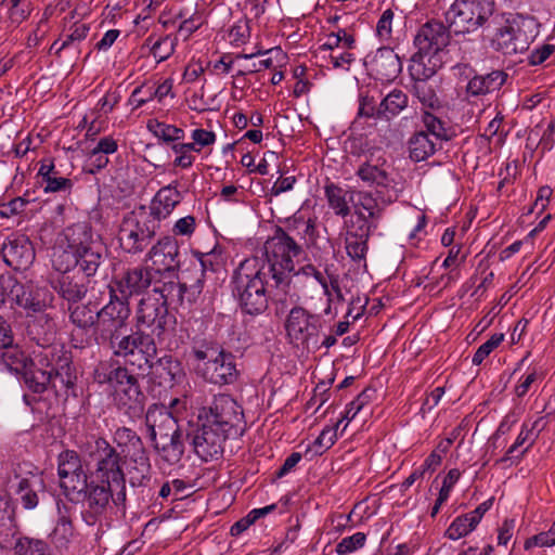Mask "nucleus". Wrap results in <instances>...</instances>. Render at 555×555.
Listing matches in <instances>:
<instances>
[{
  "label": "nucleus",
  "mask_w": 555,
  "mask_h": 555,
  "mask_svg": "<svg viewBox=\"0 0 555 555\" xmlns=\"http://www.w3.org/2000/svg\"><path fill=\"white\" fill-rule=\"evenodd\" d=\"M304 254L282 231L268 237L262 247V257L244 259L233 271L231 284L233 296L241 309L250 315L263 313L280 292L289 291L295 261Z\"/></svg>",
  "instance_id": "nucleus-1"
},
{
  "label": "nucleus",
  "mask_w": 555,
  "mask_h": 555,
  "mask_svg": "<svg viewBox=\"0 0 555 555\" xmlns=\"http://www.w3.org/2000/svg\"><path fill=\"white\" fill-rule=\"evenodd\" d=\"M65 246L53 254L54 270H73L87 279L93 278L105 259V245L87 221L63 230Z\"/></svg>",
  "instance_id": "nucleus-2"
},
{
  "label": "nucleus",
  "mask_w": 555,
  "mask_h": 555,
  "mask_svg": "<svg viewBox=\"0 0 555 555\" xmlns=\"http://www.w3.org/2000/svg\"><path fill=\"white\" fill-rule=\"evenodd\" d=\"M82 456L95 463L90 478L116 488L115 506L125 507L126 476L124 472V457L105 438L89 436L78 446Z\"/></svg>",
  "instance_id": "nucleus-3"
},
{
  "label": "nucleus",
  "mask_w": 555,
  "mask_h": 555,
  "mask_svg": "<svg viewBox=\"0 0 555 555\" xmlns=\"http://www.w3.org/2000/svg\"><path fill=\"white\" fill-rule=\"evenodd\" d=\"M158 228L159 224L143 205L127 212L118 229L120 248L131 255L143 253L153 243Z\"/></svg>",
  "instance_id": "nucleus-4"
},
{
  "label": "nucleus",
  "mask_w": 555,
  "mask_h": 555,
  "mask_svg": "<svg viewBox=\"0 0 555 555\" xmlns=\"http://www.w3.org/2000/svg\"><path fill=\"white\" fill-rule=\"evenodd\" d=\"M494 0H455L444 13L454 35H466L485 27L493 16Z\"/></svg>",
  "instance_id": "nucleus-5"
},
{
  "label": "nucleus",
  "mask_w": 555,
  "mask_h": 555,
  "mask_svg": "<svg viewBox=\"0 0 555 555\" xmlns=\"http://www.w3.org/2000/svg\"><path fill=\"white\" fill-rule=\"evenodd\" d=\"M130 317L129 302L109 294V301L98 311L94 328L95 340L108 349L117 346L118 340L129 335L128 318Z\"/></svg>",
  "instance_id": "nucleus-6"
},
{
  "label": "nucleus",
  "mask_w": 555,
  "mask_h": 555,
  "mask_svg": "<svg viewBox=\"0 0 555 555\" xmlns=\"http://www.w3.org/2000/svg\"><path fill=\"white\" fill-rule=\"evenodd\" d=\"M118 343L117 346H112L111 351L113 356L125 360L121 366L135 367L142 375L154 369L157 346L152 335L140 330H130L129 335Z\"/></svg>",
  "instance_id": "nucleus-7"
},
{
  "label": "nucleus",
  "mask_w": 555,
  "mask_h": 555,
  "mask_svg": "<svg viewBox=\"0 0 555 555\" xmlns=\"http://www.w3.org/2000/svg\"><path fill=\"white\" fill-rule=\"evenodd\" d=\"M38 364L44 366L54 378L53 388L57 392L60 388L65 389L66 397L69 395L76 397L77 373L73 365V356L64 345L51 344L42 347L36 353Z\"/></svg>",
  "instance_id": "nucleus-8"
},
{
  "label": "nucleus",
  "mask_w": 555,
  "mask_h": 555,
  "mask_svg": "<svg viewBox=\"0 0 555 555\" xmlns=\"http://www.w3.org/2000/svg\"><path fill=\"white\" fill-rule=\"evenodd\" d=\"M535 36V20L517 14L508 17L498 29L492 43L498 51L512 55L527 51Z\"/></svg>",
  "instance_id": "nucleus-9"
},
{
  "label": "nucleus",
  "mask_w": 555,
  "mask_h": 555,
  "mask_svg": "<svg viewBox=\"0 0 555 555\" xmlns=\"http://www.w3.org/2000/svg\"><path fill=\"white\" fill-rule=\"evenodd\" d=\"M198 418L208 425L228 430L235 437L241 436L244 430L243 410L227 393L215 395L212 400L201 409Z\"/></svg>",
  "instance_id": "nucleus-10"
},
{
  "label": "nucleus",
  "mask_w": 555,
  "mask_h": 555,
  "mask_svg": "<svg viewBox=\"0 0 555 555\" xmlns=\"http://www.w3.org/2000/svg\"><path fill=\"white\" fill-rule=\"evenodd\" d=\"M112 397L117 410L129 417L134 418L143 414L146 397L139 383L138 374L121 364H117Z\"/></svg>",
  "instance_id": "nucleus-11"
},
{
  "label": "nucleus",
  "mask_w": 555,
  "mask_h": 555,
  "mask_svg": "<svg viewBox=\"0 0 555 555\" xmlns=\"http://www.w3.org/2000/svg\"><path fill=\"white\" fill-rule=\"evenodd\" d=\"M79 493H74L70 502H82L81 517L89 526H94L106 515L109 503L115 504L116 488L94 479L88 480Z\"/></svg>",
  "instance_id": "nucleus-12"
},
{
  "label": "nucleus",
  "mask_w": 555,
  "mask_h": 555,
  "mask_svg": "<svg viewBox=\"0 0 555 555\" xmlns=\"http://www.w3.org/2000/svg\"><path fill=\"white\" fill-rule=\"evenodd\" d=\"M388 167L384 156H375L371 153L365 155L356 176L367 186L374 188L383 202L392 203L398 198L401 189L397 188L393 178L388 172Z\"/></svg>",
  "instance_id": "nucleus-13"
},
{
  "label": "nucleus",
  "mask_w": 555,
  "mask_h": 555,
  "mask_svg": "<svg viewBox=\"0 0 555 555\" xmlns=\"http://www.w3.org/2000/svg\"><path fill=\"white\" fill-rule=\"evenodd\" d=\"M1 287L12 304L28 312H42L52 300V295L47 288L33 283H21L11 275L2 278Z\"/></svg>",
  "instance_id": "nucleus-14"
},
{
  "label": "nucleus",
  "mask_w": 555,
  "mask_h": 555,
  "mask_svg": "<svg viewBox=\"0 0 555 555\" xmlns=\"http://www.w3.org/2000/svg\"><path fill=\"white\" fill-rule=\"evenodd\" d=\"M321 328L322 317L299 306L291 309L285 322L289 339L306 348H309L310 345L318 346Z\"/></svg>",
  "instance_id": "nucleus-15"
},
{
  "label": "nucleus",
  "mask_w": 555,
  "mask_h": 555,
  "mask_svg": "<svg viewBox=\"0 0 555 555\" xmlns=\"http://www.w3.org/2000/svg\"><path fill=\"white\" fill-rule=\"evenodd\" d=\"M160 299L152 292L146 293L139 301L135 315L137 324L151 328L157 338H162L176 324L175 315L169 313Z\"/></svg>",
  "instance_id": "nucleus-16"
},
{
  "label": "nucleus",
  "mask_w": 555,
  "mask_h": 555,
  "mask_svg": "<svg viewBox=\"0 0 555 555\" xmlns=\"http://www.w3.org/2000/svg\"><path fill=\"white\" fill-rule=\"evenodd\" d=\"M82 454L75 450H64L57 455V476L60 487L67 499H72L74 493L90 480V473L85 470L82 464Z\"/></svg>",
  "instance_id": "nucleus-17"
},
{
  "label": "nucleus",
  "mask_w": 555,
  "mask_h": 555,
  "mask_svg": "<svg viewBox=\"0 0 555 555\" xmlns=\"http://www.w3.org/2000/svg\"><path fill=\"white\" fill-rule=\"evenodd\" d=\"M154 283L153 269L137 266L124 270L113 279L109 285V294L117 295V298L128 301L130 297L142 295L149 287H154Z\"/></svg>",
  "instance_id": "nucleus-18"
},
{
  "label": "nucleus",
  "mask_w": 555,
  "mask_h": 555,
  "mask_svg": "<svg viewBox=\"0 0 555 555\" xmlns=\"http://www.w3.org/2000/svg\"><path fill=\"white\" fill-rule=\"evenodd\" d=\"M233 436L228 430H222L202 422L192 436V446L194 452L203 461L218 460L223 454V444L225 440Z\"/></svg>",
  "instance_id": "nucleus-19"
},
{
  "label": "nucleus",
  "mask_w": 555,
  "mask_h": 555,
  "mask_svg": "<svg viewBox=\"0 0 555 555\" xmlns=\"http://www.w3.org/2000/svg\"><path fill=\"white\" fill-rule=\"evenodd\" d=\"M59 274L51 280V287L67 305H76L88 294L90 279L73 270H56Z\"/></svg>",
  "instance_id": "nucleus-20"
},
{
  "label": "nucleus",
  "mask_w": 555,
  "mask_h": 555,
  "mask_svg": "<svg viewBox=\"0 0 555 555\" xmlns=\"http://www.w3.org/2000/svg\"><path fill=\"white\" fill-rule=\"evenodd\" d=\"M451 29L440 21H429L417 31L414 44L425 54L436 55L450 43Z\"/></svg>",
  "instance_id": "nucleus-21"
},
{
  "label": "nucleus",
  "mask_w": 555,
  "mask_h": 555,
  "mask_svg": "<svg viewBox=\"0 0 555 555\" xmlns=\"http://www.w3.org/2000/svg\"><path fill=\"white\" fill-rule=\"evenodd\" d=\"M235 360V356L224 349L212 362H207V365L203 366L199 375L214 385H232L240 376Z\"/></svg>",
  "instance_id": "nucleus-22"
},
{
  "label": "nucleus",
  "mask_w": 555,
  "mask_h": 555,
  "mask_svg": "<svg viewBox=\"0 0 555 555\" xmlns=\"http://www.w3.org/2000/svg\"><path fill=\"white\" fill-rule=\"evenodd\" d=\"M4 262L14 270H27L36 254L30 240L25 235L12 234L1 247Z\"/></svg>",
  "instance_id": "nucleus-23"
},
{
  "label": "nucleus",
  "mask_w": 555,
  "mask_h": 555,
  "mask_svg": "<svg viewBox=\"0 0 555 555\" xmlns=\"http://www.w3.org/2000/svg\"><path fill=\"white\" fill-rule=\"evenodd\" d=\"M179 245L175 237L165 236L152 245L146 254V260H151L155 273L173 272L180 267Z\"/></svg>",
  "instance_id": "nucleus-24"
},
{
  "label": "nucleus",
  "mask_w": 555,
  "mask_h": 555,
  "mask_svg": "<svg viewBox=\"0 0 555 555\" xmlns=\"http://www.w3.org/2000/svg\"><path fill=\"white\" fill-rule=\"evenodd\" d=\"M364 64L371 74L380 81H392L402 70L399 55L389 47H382L374 55H367Z\"/></svg>",
  "instance_id": "nucleus-25"
},
{
  "label": "nucleus",
  "mask_w": 555,
  "mask_h": 555,
  "mask_svg": "<svg viewBox=\"0 0 555 555\" xmlns=\"http://www.w3.org/2000/svg\"><path fill=\"white\" fill-rule=\"evenodd\" d=\"M145 425L151 442L162 440L181 430L171 412L166 406L156 403L149 406L145 413Z\"/></svg>",
  "instance_id": "nucleus-26"
},
{
  "label": "nucleus",
  "mask_w": 555,
  "mask_h": 555,
  "mask_svg": "<svg viewBox=\"0 0 555 555\" xmlns=\"http://www.w3.org/2000/svg\"><path fill=\"white\" fill-rule=\"evenodd\" d=\"M37 178V182L42 186L44 193H70L74 186V182L64 177L55 167L52 158L40 162Z\"/></svg>",
  "instance_id": "nucleus-27"
},
{
  "label": "nucleus",
  "mask_w": 555,
  "mask_h": 555,
  "mask_svg": "<svg viewBox=\"0 0 555 555\" xmlns=\"http://www.w3.org/2000/svg\"><path fill=\"white\" fill-rule=\"evenodd\" d=\"M192 256L194 259L190 261L191 270L199 273L207 283L211 282L216 285L219 275L223 272L220 253H217L216 248L207 253L192 250Z\"/></svg>",
  "instance_id": "nucleus-28"
},
{
  "label": "nucleus",
  "mask_w": 555,
  "mask_h": 555,
  "mask_svg": "<svg viewBox=\"0 0 555 555\" xmlns=\"http://www.w3.org/2000/svg\"><path fill=\"white\" fill-rule=\"evenodd\" d=\"M507 74L502 69H494L486 74H476L467 82L468 96H482L499 91L506 82Z\"/></svg>",
  "instance_id": "nucleus-29"
},
{
  "label": "nucleus",
  "mask_w": 555,
  "mask_h": 555,
  "mask_svg": "<svg viewBox=\"0 0 555 555\" xmlns=\"http://www.w3.org/2000/svg\"><path fill=\"white\" fill-rule=\"evenodd\" d=\"M280 231H282L293 243H295L297 246H302L296 242L294 236L292 235L293 232H297L299 236H301L307 245H314L317 243V238L319 236L315 219L309 218L305 219L301 216H294L291 219H287L285 222V227H275L274 233L271 237H275L278 234H280Z\"/></svg>",
  "instance_id": "nucleus-30"
},
{
  "label": "nucleus",
  "mask_w": 555,
  "mask_h": 555,
  "mask_svg": "<svg viewBox=\"0 0 555 555\" xmlns=\"http://www.w3.org/2000/svg\"><path fill=\"white\" fill-rule=\"evenodd\" d=\"M181 193L171 185L162 188L153 197L147 214L155 218V222L166 219L181 202Z\"/></svg>",
  "instance_id": "nucleus-31"
},
{
  "label": "nucleus",
  "mask_w": 555,
  "mask_h": 555,
  "mask_svg": "<svg viewBox=\"0 0 555 555\" xmlns=\"http://www.w3.org/2000/svg\"><path fill=\"white\" fill-rule=\"evenodd\" d=\"M157 455L169 465L178 464L184 455V435L180 430L162 440L151 442Z\"/></svg>",
  "instance_id": "nucleus-32"
},
{
  "label": "nucleus",
  "mask_w": 555,
  "mask_h": 555,
  "mask_svg": "<svg viewBox=\"0 0 555 555\" xmlns=\"http://www.w3.org/2000/svg\"><path fill=\"white\" fill-rule=\"evenodd\" d=\"M223 350L224 348L215 340H194L186 352V359L189 362L190 360L196 362V372L201 374L203 366H206L207 362H212Z\"/></svg>",
  "instance_id": "nucleus-33"
},
{
  "label": "nucleus",
  "mask_w": 555,
  "mask_h": 555,
  "mask_svg": "<svg viewBox=\"0 0 555 555\" xmlns=\"http://www.w3.org/2000/svg\"><path fill=\"white\" fill-rule=\"evenodd\" d=\"M152 293L157 298L162 297L160 300L167 308H178L186 301L185 284H181L180 281H155Z\"/></svg>",
  "instance_id": "nucleus-34"
},
{
  "label": "nucleus",
  "mask_w": 555,
  "mask_h": 555,
  "mask_svg": "<svg viewBox=\"0 0 555 555\" xmlns=\"http://www.w3.org/2000/svg\"><path fill=\"white\" fill-rule=\"evenodd\" d=\"M151 462L146 450L133 452L130 456L128 468L129 483L131 487H146L151 481Z\"/></svg>",
  "instance_id": "nucleus-35"
},
{
  "label": "nucleus",
  "mask_w": 555,
  "mask_h": 555,
  "mask_svg": "<svg viewBox=\"0 0 555 555\" xmlns=\"http://www.w3.org/2000/svg\"><path fill=\"white\" fill-rule=\"evenodd\" d=\"M409 157L415 163L424 162L437 151V143L424 130L414 132L408 141Z\"/></svg>",
  "instance_id": "nucleus-36"
},
{
  "label": "nucleus",
  "mask_w": 555,
  "mask_h": 555,
  "mask_svg": "<svg viewBox=\"0 0 555 555\" xmlns=\"http://www.w3.org/2000/svg\"><path fill=\"white\" fill-rule=\"evenodd\" d=\"M349 201L352 203L354 214L362 215V218H369L378 222L383 216V208L379 207L377 198L371 192L358 191L351 192Z\"/></svg>",
  "instance_id": "nucleus-37"
},
{
  "label": "nucleus",
  "mask_w": 555,
  "mask_h": 555,
  "mask_svg": "<svg viewBox=\"0 0 555 555\" xmlns=\"http://www.w3.org/2000/svg\"><path fill=\"white\" fill-rule=\"evenodd\" d=\"M154 367L158 377L162 379L160 384H165L169 387L181 383L184 377L181 362L170 354L160 357L154 362Z\"/></svg>",
  "instance_id": "nucleus-38"
},
{
  "label": "nucleus",
  "mask_w": 555,
  "mask_h": 555,
  "mask_svg": "<svg viewBox=\"0 0 555 555\" xmlns=\"http://www.w3.org/2000/svg\"><path fill=\"white\" fill-rule=\"evenodd\" d=\"M22 375L26 386L36 393L44 392L49 385L53 387L54 378L51 376V372H48L44 366L38 367L34 361L29 363Z\"/></svg>",
  "instance_id": "nucleus-39"
},
{
  "label": "nucleus",
  "mask_w": 555,
  "mask_h": 555,
  "mask_svg": "<svg viewBox=\"0 0 555 555\" xmlns=\"http://www.w3.org/2000/svg\"><path fill=\"white\" fill-rule=\"evenodd\" d=\"M43 487V479L38 475H31L20 480L16 493L20 495L25 508L33 509L38 505L39 498L37 492L42 490Z\"/></svg>",
  "instance_id": "nucleus-40"
},
{
  "label": "nucleus",
  "mask_w": 555,
  "mask_h": 555,
  "mask_svg": "<svg viewBox=\"0 0 555 555\" xmlns=\"http://www.w3.org/2000/svg\"><path fill=\"white\" fill-rule=\"evenodd\" d=\"M0 359L3 365L15 374H22L29 363L33 361L28 356L17 346L11 343L8 347L0 348Z\"/></svg>",
  "instance_id": "nucleus-41"
},
{
  "label": "nucleus",
  "mask_w": 555,
  "mask_h": 555,
  "mask_svg": "<svg viewBox=\"0 0 555 555\" xmlns=\"http://www.w3.org/2000/svg\"><path fill=\"white\" fill-rule=\"evenodd\" d=\"M434 111H424L422 114V122L426 130L437 141H451L455 137V132L451 127L447 126V121L436 116Z\"/></svg>",
  "instance_id": "nucleus-42"
},
{
  "label": "nucleus",
  "mask_w": 555,
  "mask_h": 555,
  "mask_svg": "<svg viewBox=\"0 0 555 555\" xmlns=\"http://www.w3.org/2000/svg\"><path fill=\"white\" fill-rule=\"evenodd\" d=\"M67 311L69 313V321L77 327L88 331L89 328H95L98 311L92 309V305H67Z\"/></svg>",
  "instance_id": "nucleus-43"
},
{
  "label": "nucleus",
  "mask_w": 555,
  "mask_h": 555,
  "mask_svg": "<svg viewBox=\"0 0 555 555\" xmlns=\"http://www.w3.org/2000/svg\"><path fill=\"white\" fill-rule=\"evenodd\" d=\"M147 129L165 143L175 144L185 139V131L175 125H168L156 119L149 120Z\"/></svg>",
  "instance_id": "nucleus-44"
},
{
  "label": "nucleus",
  "mask_w": 555,
  "mask_h": 555,
  "mask_svg": "<svg viewBox=\"0 0 555 555\" xmlns=\"http://www.w3.org/2000/svg\"><path fill=\"white\" fill-rule=\"evenodd\" d=\"M427 55L417 51L411 57L409 72L413 82L428 81L436 74V65L431 64L430 59L425 62Z\"/></svg>",
  "instance_id": "nucleus-45"
},
{
  "label": "nucleus",
  "mask_w": 555,
  "mask_h": 555,
  "mask_svg": "<svg viewBox=\"0 0 555 555\" xmlns=\"http://www.w3.org/2000/svg\"><path fill=\"white\" fill-rule=\"evenodd\" d=\"M412 92L421 102L423 112L436 111L441 107L436 89L429 81L413 82Z\"/></svg>",
  "instance_id": "nucleus-46"
},
{
  "label": "nucleus",
  "mask_w": 555,
  "mask_h": 555,
  "mask_svg": "<svg viewBox=\"0 0 555 555\" xmlns=\"http://www.w3.org/2000/svg\"><path fill=\"white\" fill-rule=\"evenodd\" d=\"M13 551L15 555H54L46 541L28 537L18 538Z\"/></svg>",
  "instance_id": "nucleus-47"
},
{
  "label": "nucleus",
  "mask_w": 555,
  "mask_h": 555,
  "mask_svg": "<svg viewBox=\"0 0 555 555\" xmlns=\"http://www.w3.org/2000/svg\"><path fill=\"white\" fill-rule=\"evenodd\" d=\"M347 194V191L334 183L325 185V196L328 205L337 216L346 217L350 214Z\"/></svg>",
  "instance_id": "nucleus-48"
},
{
  "label": "nucleus",
  "mask_w": 555,
  "mask_h": 555,
  "mask_svg": "<svg viewBox=\"0 0 555 555\" xmlns=\"http://www.w3.org/2000/svg\"><path fill=\"white\" fill-rule=\"evenodd\" d=\"M181 284H185L186 302L192 305L201 297L207 282L199 273L191 270V266L182 273Z\"/></svg>",
  "instance_id": "nucleus-49"
},
{
  "label": "nucleus",
  "mask_w": 555,
  "mask_h": 555,
  "mask_svg": "<svg viewBox=\"0 0 555 555\" xmlns=\"http://www.w3.org/2000/svg\"><path fill=\"white\" fill-rule=\"evenodd\" d=\"M409 103V96L400 89H393L390 91L380 102V107L384 116H397Z\"/></svg>",
  "instance_id": "nucleus-50"
},
{
  "label": "nucleus",
  "mask_w": 555,
  "mask_h": 555,
  "mask_svg": "<svg viewBox=\"0 0 555 555\" xmlns=\"http://www.w3.org/2000/svg\"><path fill=\"white\" fill-rule=\"evenodd\" d=\"M74 534V526L69 517L62 515L51 532V541L57 548L67 547Z\"/></svg>",
  "instance_id": "nucleus-51"
},
{
  "label": "nucleus",
  "mask_w": 555,
  "mask_h": 555,
  "mask_svg": "<svg viewBox=\"0 0 555 555\" xmlns=\"http://www.w3.org/2000/svg\"><path fill=\"white\" fill-rule=\"evenodd\" d=\"M477 524L473 522V518L467 514L457 516L446 530V537L450 540H459L470 533Z\"/></svg>",
  "instance_id": "nucleus-52"
},
{
  "label": "nucleus",
  "mask_w": 555,
  "mask_h": 555,
  "mask_svg": "<svg viewBox=\"0 0 555 555\" xmlns=\"http://www.w3.org/2000/svg\"><path fill=\"white\" fill-rule=\"evenodd\" d=\"M114 441L118 447H131L133 452L145 451L141 437L133 429L125 426L115 430Z\"/></svg>",
  "instance_id": "nucleus-53"
},
{
  "label": "nucleus",
  "mask_w": 555,
  "mask_h": 555,
  "mask_svg": "<svg viewBox=\"0 0 555 555\" xmlns=\"http://www.w3.org/2000/svg\"><path fill=\"white\" fill-rule=\"evenodd\" d=\"M384 116L380 104L377 106L374 96L367 94L360 95L359 108L357 118L353 120L352 126L356 127L361 118H374L378 119Z\"/></svg>",
  "instance_id": "nucleus-54"
},
{
  "label": "nucleus",
  "mask_w": 555,
  "mask_h": 555,
  "mask_svg": "<svg viewBox=\"0 0 555 555\" xmlns=\"http://www.w3.org/2000/svg\"><path fill=\"white\" fill-rule=\"evenodd\" d=\"M377 227L378 222L370 220L369 218H362V215L358 212L357 220L347 231L346 236L369 241L372 232L376 230Z\"/></svg>",
  "instance_id": "nucleus-55"
},
{
  "label": "nucleus",
  "mask_w": 555,
  "mask_h": 555,
  "mask_svg": "<svg viewBox=\"0 0 555 555\" xmlns=\"http://www.w3.org/2000/svg\"><path fill=\"white\" fill-rule=\"evenodd\" d=\"M533 428H528L526 425H522V428L516 438L515 442L507 449L504 457L501 459V462H505L507 460L516 459L517 461H520L521 457L528 452L529 448L534 443L535 437L531 439L530 443L517 455H515V452L519 447L525 444L528 440L530 435H532Z\"/></svg>",
  "instance_id": "nucleus-56"
},
{
  "label": "nucleus",
  "mask_w": 555,
  "mask_h": 555,
  "mask_svg": "<svg viewBox=\"0 0 555 555\" xmlns=\"http://www.w3.org/2000/svg\"><path fill=\"white\" fill-rule=\"evenodd\" d=\"M176 38L165 36L156 40L151 47L152 55L157 60V63L166 61L175 52Z\"/></svg>",
  "instance_id": "nucleus-57"
},
{
  "label": "nucleus",
  "mask_w": 555,
  "mask_h": 555,
  "mask_svg": "<svg viewBox=\"0 0 555 555\" xmlns=\"http://www.w3.org/2000/svg\"><path fill=\"white\" fill-rule=\"evenodd\" d=\"M341 423V420H339L334 427H325L319 437L314 440L313 447L315 449V454H323L326 450H328L336 441L337 439V428L339 424Z\"/></svg>",
  "instance_id": "nucleus-58"
},
{
  "label": "nucleus",
  "mask_w": 555,
  "mask_h": 555,
  "mask_svg": "<svg viewBox=\"0 0 555 555\" xmlns=\"http://www.w3.org/2000/svg\"><path fill=\"white\" fill-rule=\"evenodd\" d=\"M504 340V334L503 333H495L493 334L486 343H483L479 348L476 350L475 354L473 356L472 362L474 365H480L482 361L495 349L498 348L501 343Z\"/></svg>",
  "instance_id": "nucleus-59"
},
{
  "label": "nucleus",
  "mask_w": 555,
  "mask_h": 555,
  "mask_svg": "<svg viewBox=\"0 0 555 555\" xmlns=\"http://www.w3.org/2000/svg\"><path fill=\"white\" fill-rule=\"evenodd\" d=\"M374 393L373 389L366 388L361 393L358 395V397L352 400L348 404V409L340 418L341 422L344 420L351 421L356 417V415L366 405L371 402L372 396Z\"/></svg>",
  "instance_id": "nucleus-60"
},
{
  "label": "nucleus",
  "mask_w": 555,
  "mask_h": 555,
  "mask_svg": "<svg viewBox=\"0 0 555 555\" xmlns=\"http://www.w3.org/2000/svg\"><path fill=\"white\" fill-rule=\"evenodd\" d=\"M90 30V26L83 23H75L70 27V33L66 36L65 40L60 44L55 54L60 56L62 50L68 48L76 41H82L87 38L88 33Z\"/></svg>",
  "instance_id": "nucleus-61"
},
{
  "label": "nucleus",
  "mask_w": 555,
  "mask_h": 555,
  "mask_svg": "<svg viewBox=\"0 0 555 555\" xmlns=\"http://www.w3.org/2000/svg\"><path fill=\"white\" fill-rule=\"evenodd\" d=\"M117 375V365L109 362H100L93 371V379L100 385L108 384L112 388Z\"/></svg>",
  "instance_id": "nucleus-62"
},
{
  "label": "nucleus",
  "mask_w": 555,
  "mask_h": 555,
  "mask_svg": "<svg viewBox=\"0 0 555 555\" xmlns=\"http://www.w3.org/2000/svg\"><path fill=\"white\" fill-rule=\"evenodd\" d=\"M367 242L366 240H359L354 237L346 236L345 238V248L347 251V255L353 260V261H362L365 260L366 253H367Z\"/></svg>",
  "instance_id": "nucleus-63"
},
{
  "label": "nucleus",
  "mask_w": 555,
  "mask_h": 555,
  "mask_svg": "<svg viewBox=\"0 0 555 555\" xmlns=\"http://www.w3.org/2000/svg\"><path fill=\"white\" fill-rule=\"evenodd\" d=\"M365 541L366 535L363 532H357L350 537H346L336 545V553L338 555H346L351 553L362 547Z\"/></svg>",
  "instance_id": "nucleus-64"
}]
</instances>
